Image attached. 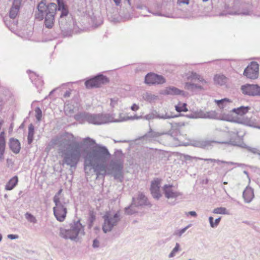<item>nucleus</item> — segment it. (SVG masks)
I'll return each instance as SVG.
<instances>
[{"label":"nucleus","mask_w":260,"mask_h":260,"mask_svg":"<svg viewBox=\"0 0 260 260\" xmlns=\"http://www.w3.org/2000/svg\"><path fill=\"white\" fill-rule=\"evenodd\" d=\"M62 162L70 168H76L82 154V145L71 133H65L55 140Z\"/></svg>","instance_id":"nucleus-1"},{"label":"nucleus","mask_w":260,"mask_h":260,"mask_svg":"<svg viewBox=\"0 0 260 260\" xmlns=\"http://www.w3.org/2000/svg\"><path fill=\"white\" fill-rule=\"evenodd\" d=\"M37 11L35 12V17L41 21L44 19V25L47 28H52L54 24L55 15L58 10V6L53 3L48 5L46 0H42L37 7Z\"/></svg>","instance_id":"nucleus-2"},{"label":"nucleus","mask_w":260,"mask_h":260,"mask_svg":"<svg viewBox=\"0 0 260 260\" xmlns=\"http://www.w3.org/2000/svg\"><path fill=\"white\" fill-rule=\"evenodd\" d=\"M110 155L106 146L96 144L86 153L84 162L85 164V169L87 170L94 162H106Z\"/></svg>","instance_id":"nucleus-3"},{"label":"nucleus","mask_w":260,"mask_h":260,"mask_svg":"<svg viewBox=\"0 0 260 260\" xmlns=\"http://www.w3.org/2000/svg\"><path fill=\"white\" fill-rule=\"evenodd\" d=\"M74 118L78 121H87L89 123L95 125H101L114 122L113 118L108 114H91L86 112H82L76 114Z\"/></svg>","instance_id":"nucleus-4"},{"label":"nucleus","mask_w":260,"mask_h":260,"mask_svg":"<svg viewBox=\"0 0 260 260\" xmlns=\"http://www.w3.org/2000/svg\"><path fill=\"white\" fill-rule=\"evenodd\" d=\"M58 11L61 12L58 22L60 28L63 30L71 31L74 25V21L69 12L67 6L63 0H56Z\"/></svg>","instance_id":"nucleus-5"},{"label":"nucleus","mask_w":260,"mask_h":260,"mask_svg":"<svg viewBox=\"0 0 260 260\" xmlns=\"http://www.w3.org/2000/svg\"><path fill=\"white\" fill-rule=\"evenodd\" d=\"M69 229L60 228L59 229V236L65 239H71L75 241L79 236L84 235V226L80 223V220L75 221L70 225Z\"/></svg>","instance_id":"nucleus-6"},{"label":"nucleus","mask_w":260,"mask_h":260,"mask_svg":"<svg viewBox=\"0 0 260 260\" xmlns=\"http://www.w3.org/2000/svg\"><path fill=\"white\" fill-rule=\"evenodd\" d=\"M104 222L103 225V231L105 233L111 232L113 228L116 226L120 220V214L117 212L114 215L107 213L103 216Z\"/></svg>","instance_id":"nucleus-7"},{"label":"nucleus","mask_w":260,"mask_h":260,"mask_svg":"<svg viewBox=\"0 0 260 260\" xmlns=\"http://www.w3.org/2000/svg\"><path fill=\"white\" fill-rule=\"evenodd\" d=\"M54 203L55 206L53 208L54 215L58 221L62 222L66 217L68 203L64 201L58 202L56 199H55Z\"/></svg>","instance_id":"nucleus-8"},{"label":"nucleus","mask_w":260,"mask_h":260,"mask_svg":"<svg viewBox=\"0 0 260 260\" xmlns=\"http://www.w3.org/2000/svg\"><path fill=\"white\" fill-rule=\"evenodd\" d=\"M109 82V79L102 74H99L93 77L86 80L85 85L87 88H98Z\"/></svg>","instance_id":"nucleus-9"},{"label":"nucleus","mask_w":260,"mask_h":260,"mask_svg":"<svg viewBox=\"0 0 260 260\" xmlns=\"http://www.w3.org/2000/svg\"><path fill=\"white\" fill-rule=\"evenodd\" d=\"M112 174L115 179L121 181L123 178L122 170L123 168V161L120 159L112 160L109 164Z\"/></svg>","instance_id":"nucleus-10"},{"label":"nucleus","mask_w":260,"mask_h":260,"mask_svg":"<svg viewBox=\"0 0 260 260\" xmlns=\"http://www.w3.org/2000/svg\"><path fill=\"white\" fill-rule=\"evenodd\" d=\"M241 140L240 138L238 136H236L235 139H231L229 141H211L206 140L200 141L198 143L197 146L202 148H206L209 146L212 145V143H217V144H225L233 146H240Z\"/></svg>","instance_id":"nucleus-11"},{"label":"nucleus","mask_w":260,"mask_h":260,"mask_svg":"<svg viewBox=\"0 0 260 260\" xmlns=\"http://www.w3.org/2000/svg\"><path fill=\"white\" fill-rule=\"evenodd\" d=\"M259 75V64L252 61L244 70L243 75L251 79H257Z\"/></svg>","instance_id":"nucleus-12"},{"label":"nucleus","mask_w":260,"mask_h":260,"mask_svg":"<svg viewBox=\"0 0 260 260\" xmlns=\"http://www.w3.org/2000/svg\"><path fill=\"white\" fill-rule=\"evenodd\" d=\"M106 162H94L92 165L87 170L85 169V164L84 162V169L86 174H89L91 170H93L95 173L97 177L100 175L105 176L106 172Z\"/></svg>","instance_id":"nucleus-13"},{"label":"nucleus","mask_w":260,"mask_h":260,"mask_svg":"<svg viewBox=\"0 0 260 260\" xmlns=\"http://www.w3.org/2000/svg\"><path fill=\"white\" fill-rule=\"evenodd\" d=\"M244 94L252 96H260V86L257 84H246L241 86Z\"/></svg>","instance_id":"nucleus-14"},{"label":"nucleus","mask_w":260,"mask_h":260,"mask_svg":"<svg viewBox=\"0 0 260 260\" xmlns=\"http://www.w3.org/2000/svg\"><path fill=\"white\" fill-rule=\"evenodd\" d=\"M178 115H173L172 113L166 112L165 114H159L156 110H153L149 114L143 116V119L150 120L153 119H168L178 117Z\"/></svg>","instance_id":"nucleus-15"},{"label":"nucleus","mask_w":260,"mask_h":260,"mask_svg":"<svg viewBox=\"0 0 260 260\" xmlns=\"http://www.w3.org/2000/svg\"><path fill=\"white\" fill-rule=\"evenodd\" d=\"M166 80L161 75L153 73L147 74L145 77V82L147 84H161L165 83Z\"/></svg>","instance_id":"nucleus-16"},{"label":"nucleus","mask_w":260,"mask_h":260,"mask_svg":"<svg viewBox=\"0 0 260 260\" xmlns=\"http://www.w3.org/2000/svg\"><path fill=\"white\" fill-rule=\"evenodd\" d=\"M150 191L154 198L158 200L161 197L159 179L156 178L151 182Z\"/></svg>","instance_id":"nucleus-17"},{"label":"nucleus","mask_w":260,"mask_h":260,"mask_svg":"<svg viewBox=\"0 0 260 260\" xmlns=\"http://www.w3.org/2000/svg\"><path fill=\"white\" fill-rule=\"evenodd\" d=\"M172 185L165 184L162 187L165 196L167 199L177 198L182 195L181 192L174 191L172 189Z\"/></svg>","instance_id":"nucleus-18"},{"label":"nucleus","mask_w":260,"mask_h":260,"mask_svg":"<svg viewBox=\"0 0 260 260\" xmlns=\"http://www.w3.org/2000/svg\"><path fill=\"white\" fill-rule=\"evenodd\" d=\"M8 145L10 149L13 153L15 154L19 153L21 146L20 143L18 139L14 138H11L9 139Z\"/></svg>","instance_id":"nucleus-19"},{"label":"nucleus","mask_w":260,"mask_h":260,"mask_svg":"<svg viewBox=\"0 0 260 260\" xmlns=\"http://www.w3.org/2000/svg\"><path fill=\"white\" fill-rule=\"evenodd\" d=\"M5 133L2 132L0 133V160L3 161L5 159L4 153L6 149Z\"/></svg>","instance_id":"nucleus-20"},{"label":"nucleus","mask_w":260,"mask_h":260,"mask_svg":"<svg viewBox=\"0 0 260 260\" xmlns=\"http://www.w3.org/2000/svg\"><path fill=\"white\" fill-rule=\"evenodd\" d=\"M161 133L154 131L152 128H150L149 132L145 134L142 138L146 141H152L161 135Z\"/></svg>","instance_id":"nucleus-21"},{"label":"nucleus","mask_w":260,"mask_h":260,"mask_svg":"<svg viewBox=\"0 0 260 260\" xmlns=\"http://www.w3.org/2000/svg\"><path fill=\"white\" fill-rule=\"evenodd\" d=\"M243 197L246 203H250L254 197L253 189L251 187H246L243 192Z\"/></svg>","instance_id":"nucleus-22"},{"label":"nucleus","mask_w":260,"mask_h":260,"mask_svg":"<svg viewBox=\"0 0 260 260\" xmlns=\"http://www.w3.org/2000/svg\"><path fill=\"white\" fill-rule=\"evenodd\" d=\"M164 93L167 95H180L183 94L184 91L175 87L170 86L166 88Z\"/></svg>","instance_id":"nucleus-23"},{"label":"nucleus","mask_w":260,"mask_h":260,"mask_svg":"<svg viewBox=\"0 0 260 260\" xmlns=\"http://www.w3.org/2000/svg\"><path fill=\"white\" fill-rule=\"evenodd\" d=\"M217 116V114L215 111H211L209 112H204L200 110V115L199 117L201 118H209V119H215Z\"/></svg>","instance_id":"nucleus-24"},{"label":"nucleus","mask_w":260,"mask_h":260,"mask_svg":"<svg viewBox=\"0 0 260 260\" xmlns=\"http://www.w3.org/2000/svg\"><path fill=\"white\" fill-rule=\"evenodd\" d=\"M250 109L249 106H241L237 108L233 109L232 111L236 114L240 116H243L246 114Z\"/></svg>","instance_id":"nucleus-25"},{"label":"nucleus","mask_w":260,"mask_h":260,"mask_svg":"<svg viewBox=\"0 0 260 260\" xmlns=\"http://www.w3.org/2000/svg\"><path fill=\"white\" fill-rule=\"evenodd\" d=\"M18 181V178L17 176H15L12 178L5 186V189L7 190H11L13 189L17 184Z\"/></svg>","instance_id":"nucleus-26"},{"label":"nucleus","mask_w":260,"mask_h":260,"mask_svg":"<svg viewBox=\"0 0 260 260\" xmlns=\"http://www.w3.org/2000/svg\"><path fill=\"white\" fill-rule=\"evenodd\" d=\"M136 205V202L135 200V198H133V203L132 204L125 208V213L128 215H132L137 212L136 207L138 206Z\"/></svg>","instance_id":"nucleus-27"},{"label":"nucleus","mask_w":260,"mask_h":260,"mask_svg":"<svg viewBox=\"0 0 260 260\" xmlns=\"http://www.w3.org/2000/svg\"><path fill=\"white\" fill-rule=\"evenodd\" d=\"M20 5H16L15 3H13L12 7L9 12V16L12 19H14L17 16L18 13L20 9Z\"/></svg>","instance_id":"nucleus-28"},{"label":"nucleus","mask_w":260,"mask_h":260,"mask_svg":"<svg viewBox=\"0 0 260 260\" xmlns=\"http://www.w3.org/2000/svg\"><path fill=\"white\" fill-rule=\"evenodd\" d=\"M184 87L186 89L191 91H194L196 90H201L203 89L202 86L190 82H186L185 83Z\"/></svg>","instance_id":"nucleus-29"},{"label":"nucleus","mask_w":260,"mask_h":260,"mask_svg":"<svg viewBox=\"0 0 260 260\" xmlns=\"http://www.w3.org/2000/svg\"><path fill=\"white\" fill-rule=\"evenodd\" d=\"M214 80L216 84L220 85H223L226 83L227 78L223 75H216L214 76Z\"/></svg>","instance_id":"nucleus-30"},{"label":"nucleus","mask_w":260,"mask_h":260,"mask_svg":"<svg viewBox=\"0 0 260 260\" xmlns=\"http://www.w3.org/2000/svg\"><path fill=\"white\" fill-rule=\"evenodd\" d=\"M35 133V127L32 124H30L28 126V132L27 136V142L28 144H31L34 140V135Z\"/></svg>","instance_id":"nucleus-31"},{"label":"nucleus","mask_w":260,"mask_h":260,"mask_svg":"<svg viewBox=\"0 0 260 260\" xmlns=\"http://www.w3.org/2000/svg\"><path fill=\"white\" fill-rule=\"evenodd\" d=\"M215 102L221 109H224L225 108L227 104H229L231 103L230 100L227 98L222 99L219 100H215Z\"/></svg>","instance_id":"nucleus-32"},{"label":"nucleus","mask_w":260,"mask_h":260,"mask_svg":"<svg viewBox=\"0 0 260 260\" xmlns=\"http://www.w3.org/2000/svg\"><path fill=\"white\" fill-rule=\"evenodd\" d=\"M138 202H136V205L137 206H141L146 204L147 198L145 197L144 194L142 193H140L138 194L137 198Z\"/></svg>","instance_id":"nucleus-33"},{"label":"nucleus","mask_w":260,"mask_h":260,"mask_svg":"<svg viewBox=\"0 0 260 260\" xmlns=\"http://www.w3.org/2000/svg\"><path fill=\"white\" fill-rule=\"evenodd\" d=\"M175 110L178 112H187L188 109L186 103H181L179 102L178 105L175 106Z\"/></svg>","instance_id":"nucleus-34"},{"label":"nucleus","mask_w":260,"mask_h":260,"mask_svg":"<svg viewBox=\"0 0 260 260\" xmlns=\"http://www.w3.org/2000/svg\"><path fill=\"white\" fill-rule=\"evenodd\" d=\"M221 220V217H219L214 220L212 216L209 217V221L210 225L212 228H216L218 225Z\"/></svg>","instance_id":"nucleus-35"},{"label":"nucleus","mask_w":260,"mask_h":260,"mask_svg":"<svg viewBox=\"0 0 260 260\" xmlns=\"http://www.w3.org/2000/svg\"><path fill=\"white\" fill-rule=\"evenodd\" d=\"M143 119V116L142 115L137 116L136 115L134 116L126 117V118L124 117L120 119L114 120V122H118L126 121L127 120H134V119Z\"/></svg>","instance_id":"nucleus-36"},{"label":"nucleus","mask_w":260,"mask_h":260,"mask_svg":"<svg viewBox=\"0 0 260 260\" xmlns=\"http://www.w3.org/2000/svg\"><path fill=\"white\" fill-rule=\"evenodd\" d=\"M213 213L214 214H228L229 212L227 209L224 207H218L215 208L213 210Z\"/></svg>","instance_id":"nucleus-37"},{"label":"nucleus","mask_w":260,"mask_h":260,"mask_svg":"<svg viewBox=\"0 0 260 260\" xmlns=\"http://www.w3.org/2000/svg\"><path fill=\"white\" fill-rule=\"evenodd\" d=\"M25 218L30 222L33 223H36L37 220L36 218L31 213L26 212L25 214Z\"/></svg>","instance_id":"nucleus-38"},{"label":"nucleus","mask_w":260,"mask_h":260,"mask_svg":"<svg viewBox=\"0 0 260 260\" xmlns=\"http://www.w3.org/2000/svg\"><path fill=\"white\" fill-rule=\"evenodd\" d=\"M180 250V244L176 243L175 247L173 249L171 253L169 255V258L173 257L175 256L176 253Z\"/></svg>","instance_id":"nucleus-39"},{"label":"nucleus","mask_w":260,"mask_h":260,"mask_svg":"<svg viewBox=\"0 0 260 260\" xmlns=\"http://www.w3.org/2000/svg\"><path fill=\"white\" fill-rule=\"evenodd\" d=\"M36 118L37 121H40L41 120L42 116V112L41 109L39 107H36L35 109Z\"/></svg>","instance_id":"nucleus-40"},{"label":"nucleus","mask_w":260,"mask_h":260,"mask_svg":"<svg viewBox=\"0 0 260 260\" xmlns=\"http://www.w3.org/2000/svg\"><path fill=\"white\" fill-rule=\"evenodd\" d=\"M215 162L217 163L218 165H219L221 163H222V164H226L231 165H237L238 167L241 166L242 165L241 164L236 163V162H232V161H224V160H219V159H215Z\"/></svg>","instance_id":"nucleus-41"},{"label":"nucleus","mask_w":260,"mask_h":260,"mask_svg":"<svg viewBox=\"0 0 260 260\" xmlns=\"http://www.w3.org/2000/svg\"><path fill=\"white\" fill-rule=\"evenodd\" d=\"M83 142L84 144L89 145V146L95 144V141L93 139L87 137L83 139Z\"/></svg>","instance_id":"nucleus-42"},{"label":"nucleus","mask_w":260,"mask_h":260,"mask_svg":"<svg viewBox=\"0 0 260 260\" xmlns=\"http://www.w3.org/2000/svg\"><path fill=\"white\" fill-rule=\"evenodd\" d=\"M200 115V110L197 111L196 112L187 115V116L190 118H201L200 117H199Z\"/></svg>","instance_id":"nucleus-43"},{"label":"nucleus","mask_w":260,"mask_h":260,"mask_svg":"<svg viewBox=\"0 0 260 260\" xmlns=\"http://www.w3.org/2000/svg\"><path fill=\"white\" fill-rule=\"evenodd\" d=\"M62 189H60L58 191V192L55 194V196L53 197V202H54V203H55V199H56L57 201H58V202H64L63 201L61 200L60 199V198H59V196L60 194V193L62 192Z\"/></svg>","instance_id":"nucleus-44"},{"label":"nucleus","mask_w":260,"mask_h":260,"mask_svg":"<svg viewBox=\"0 0 260 260\" xmlns=\"http://www.w3.org/2000/svg\"><path fill=\"white\" fill-rule=\"evenodd\" d=\"M191 224H190L189 225H188L187 226L180 230L178 231V232L177 233V235L179 236V237H181L182 236V235L187 230V229H188V228H189L190 226H191Z\"/></svg>","instance_id":"nucleus-45"},{"label":"nucleus","mask_w":260,"mask_h":260,"mask_svg":"<svg viewBox=\"0 0 260 260\" xmlns=\"http://www.w3.org/2000/svg\"><path fill=\"white\" fill-rule=\"evenodd\" d=\"M93 248H98L100 246V242L97 239H95L93 240V243L92 245Z\"/></svg>","instance_id":"nucleus-46"},{"label":"nucleus","mask_w":260,"mask_h":260,"mask_svg":"<svg viewBox=\"0 0 260 260\" xmlns=\"http://www.w3.org/2000/svg\"><path fill=\"white\" fill-rule=\"evenodd\" d=\"M200 75L197 74L196 73L192 72L191 75L188 77V79H200Z\"/></svg>","instance_id":"nucleus-47"},{"label":"nucleus","mask_w":260,"mask_h":260,"mask_svg":"<svg viewBox=\"0 0 260 260\" xmlns=\"http://www.w3.org/2000/svg\"><path fill=\"white\" fill-rule=\"evenodd\" d=\"M95 216L93 214H90L89 217V219H88L89 222V226H92V224L93 222H94V221L95 220Z\"/></svg>","instance_id":"nucleus-48"},{"label":"nucleus","mask_w":260,"mask_h":260,"mask_svg":"<svg viewBox=\"0 0 260 260\" xmlns=\"http://www.w3.org/2000/svg\"><path fill=\"white\" fill-rule=\"evenodd\" d=\"M182 156H183V159L185 161L191 160L192 159H194L196 160L198 159H196V158H194L195 157H192V156L187 155V154H183Z\"/></svg>","instance_id":"nucleus-49"},{"label":"nucleus","mask_w":260,"mask_h":260,"mask_svg":"<svg viewBox=\"0 0 260 260\" xmlns=\"http://www.w3.org/2000/svg\"><path fill=\"white\" fill-rule=\"evenodd\" d=\"M152 14L155 16H165L166 17H173L172 14H162L159 12L152 13Z\"/></svg>","instance_id":"nucleus-50"},{"label":"nucleus","mask_w":260,"mask_h":260,"mask_svg":"<svg viewBox=\"0 0 260 260\" xmlns=\"http://www.w3.org/2000/svg\"><path fill=\"white\" fill-rule=\"evenodd\" d=\"M110 100H111L110 106L112 107H114L117 104L118 99L117 98L111 99Z\"/></svg>","instance_id":"nucleus-51"},{"label":"nucleus","mask_w":260,"mask_h":260,"mask_svg":"<svg viewBox=\"0 0 260 260\" xmlns=\"http://www.w3.org/2000/svg\"><path fill=\"white\" fill-rule=\"evenodd\" d=\"M196 159H199L200 160H203L206 161H210V162H215V159L213 158H202L200 157H195Z\"/></svg>","instance_id":"nucleus-52"},{"label":"nucleus","mask_w":260,"mask_h":260,"mask_svg":"<svg viewBox=\"0 0 260 260\" xmlns=\"http://www.w3.org/2000/svg\"><path fill=\"white\" fill-rule=\"evenodd\" d=\"M8 238L11 240H14L18 239L19 236L17 235L9 234L8 235Z\"/></svg>","instance_id":"nucleus-53"},{"label":"nucleus","mask_w":260,"mask_h":260,"mask_svg":"<svg viewBox=\"0 0 260 260\" xmlns=\"http://www.w3.org/2000/svg\"><path fill=\"white\" fill-rule=\"evenodd\" d=\"M139 109V106L136 104H134L131 107V109L133 111H136Z\"/></svg>","instance_id":"nucleus-54"},{"label":"nucleus","mask_w":260,"mask_h":260,"mask_svg":"<svg viewBox=\"0 0 260 260\" xmlns=\"http://www.w3.org/2000/svg\"><path fill=\"white\" fill-rule=\"evenodd\" d=\"M146 99L147 100H152L153 99H154V95L151 94H148V93H147L146 95Z\"/></svg>","instance_id":"nucleus-55"},{"label":"nucleus","mask_w":260,"mask_h":260,"mask_svg":"<svg viewBox=\"0 0 260 260\" xmlns=\"http://www.w3.org/2000/svg\"><path fill=\"white\" fill-rule=\"evenodd\" d=\"M189 0H178L177 3L179 5L181 4L188 5Z\"/></svg>","instance_id":"nucleus-56"},{"label":"nucleus","mask_w":260,"mask_h":260,"mask_svg":"<svg viewBox=\"0 0 260 260\" xmlns=\"http://www.w3.org/2000/svg\"><path fill=\"white\" fill-rule=\"evenodd\" d=\"M187 214L188 215H190V216H191L192 217H196L197 216V213L195 211H194L188 212L187 213Z\"/></svg>","instance_id":"nucleus-57"},{"label":"nucleus","mask_w":260,"mask_h":260,"mask_svg":"<svg viewBox=\"0 0 260 260\" xmlns=\"http://www.w3.org/2000/svg\"><path fill=\"white\" fill-rule=\"evenodd\" d=\"M249 150L254 154H259V153L258 152V150L256 148H250V149H249Z\"/></svg>","instance_id":"nucleus-58"},{"label":"nucleus","mask_w":260,"mask_h":260,"mask_svg":"<svg viewBox=\"0 0 260 260\" xmlns=\"http://www.w3.org/2000/svg\"><path fill=\"white\" fill-rule=\"evenodd\" d=\"M71 95V92L70 91H66V92L64 93L63 96L64 98H68Z\"/></svg>","instance_id":"nucleus-59"},{"label":"nucleus","mask_w":260,"mask_h":260,"mask_svg":"<svg viewBox=\"0 0 260 260\" xmlns=\"http://www.w3.org/2000/svg\"><path fill=\"white\" fill-rule=\"evenodd\" d=\"M22 0H14L13 3H15L16 5H21Z\"/></svg>","instance_id":"nucleus-60"},{"label":"nucleus","mask_w":260,"mask_h":260,"mask_svg":"<svg viewBox=\"0 0 260 260\" xmlns=\"http://www.w3.org/2000/svg\"><path fill=\"white\" fill-rule=\"evenodd\" d=\"M138 8H141V9H143V10L147 11H148V12H149V13H151V12L149 11V10L147 7H144L143 8L142 7H139Z\"/></svg>","instance_id":"nucleus-61"},{"label":"nucleus","mask_w":260,"mask_h":260,"mask_svg":"<svg viewBox=\"0 0 260 260\" xmlns=\"http://www.w3.org/2000/svg\"><path fill=\"white\" fill-rule=\"evenodd\" d=\"M116 6H119L121 3V0H113Z\"/></svg>","instance_id":"nucleus-62"},{"label":"nucleus","mask_w":260,"mask_h":260,"mask_svg":"<svg viewBox=\"0 0 260 260\" xmlns=\"http://www.w3.org/2000/svg\"><path fill=\"white\" fill-rule=\"evenodd\" d=\"M238 14H242V15H248L249 14V12L246 11V12H241V13H238Z\"/></svg>","instance_id":"nucleus-63"},{"label":"nucleus","mask_w":260,"mask_h":260,"mask_svg":"<svg viewBox=\"0 0 260 260\" xmlns=\"http://www.w3.org/2000/svg\"><path fill=\"white\" fill-rule=\"evenodd\" d=\"M200 82L202 83H206V81L202 78L201 76H200V79H198Z\"/></svg>","instance_id":"nucleus-64"}]
</instances>
